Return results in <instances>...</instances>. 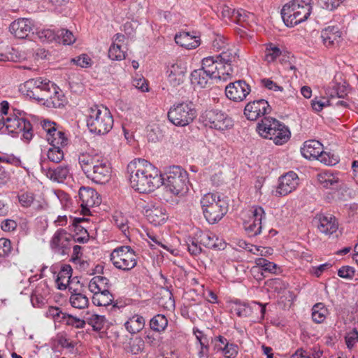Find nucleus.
Listing matches in <instances>:
<instances>
[{
  "instance_id": "13",
  "label": "nucleus",
  "mask_w": 358,
  "mask_h": 358,
  "mask_svg": "<svg viewBox=\"0 0 358 358\" xmlns=\"http://www.w3.org/2000/svg\"><path fill=\"white\" fill-rule=\"evenodd\" d=\"M79 203L81 207V213L87 215L90 208L94 206H99L101 200L95 189L89 187H81L78 192Z\"/></svg>"
},
{
  "instance_id": "8",
  "label": "nucleus",
  "mask_w": 358,
  "mask_h": 358,
  "mask_svg": "<svg viewBox=\"0 0 358 358\" xmlns=\"http://www.w3.org/2000/svg\"><path fill=\"white\" fill-rule=\"evenodd\" d=\"M50 87H52V82L38 78L27 80L20 85V90L24 95L43 103Z\"/></svg>"
},
{
  "instance_id": "59",
  "label": "nucleus",
  "mask_w": 358,
  "mask_h": 358,
  "mask_svg": "<svg viewBox=\"0 0 358 358\" xmlns=\"http://www.w3.org/2000/svg\"><path fill=\"white\" fill-rule=\"evenodd\" d=\"M71 62L81 68H88L92 65L91 58L86 54L73 58Z\"/></svg>"
},
{
  "instance_id": "63",
  "label": "nucleus",
  "mask_w": 358,
  "mask_h": 358,
  "mask_svg": "<svg viewBox=\"0 0 358 358\" xmlns=\"http://www.w3.org/2000/svg\"><path fill=\"white\" fill-rule=\"evenodd\" d=\"M18 200L23 207H29L34 202V195L32 192H22L18 195Z\"/></svg>"
},
{
  "instance_id": "64",
  "label": "nucleus",
  "mask_w": 358,
  "mask_h": 358,
  "mask_svg": "<svg viewBox=\"0 0 358 358\" xmlns=\"http://www.w3.org/2000/svg\"><path fill=\"white\" fill-rule=\"evenodd\" d=\"M316 159L328 166L334 165L338 162V159L334 158V155H331L329 152H324L322 150L321 154H320V156H318Z\"/></svg>"
},
{
  "instance_id": "14",
  "label": "nucleus",
  "mask_w": 358,
  "mask_h": 358,
  "mask_svg": "<svg viewBox=\"0 0 358 358\" xmlns=\"http://www.w3.org/2000/svg\"><path fill=\"white\" fill-rule=\"evenodd\" d=\"M201 68L203 69L204 72L209 75L213 80L218 79L226 81L229 79L223 72L224 66H222V62H219L216 57L210 56L203 58L201 60Z\"/></svg>"
},
{
  "instance_id": "53",
  "label": "nucleus",
  "mask_w": 358,
  "mask_h": 358,
  "mask_svg": "<svg viewBox=\"0 0 358 358\" xmlns=\"http://www.w3.org/2000/svg\"><path fill=\"white\" fill-rule=\"evenodd\" d=\"M87 322L92 326L94 331H99L103 328L106 323V318L103 315L92 314L87 317Z\"/></svg>"
},
{
  "instance_id": "26",
  "label": "nucleus",
  "mask_w": 358,
  "mask_h": 358,
  "mask_svg": "<svg viewBox=\"0 0 358 358\" xmlns=\"http://www.w3.org/2000/svg\"><path fill=\"white\" fill-rule=\"evenodd\" d=\"M71 241V234L63 229H59L52 238L50 245L53 249L62 250V252H65L69 248Z\"/></svg>"
},
{
  "instance_id": "52",
  "label": "nucleus",
  "mask_w": 358,
  "mask_h": 358,
  "mask_svg": "<svg viewBox=\"0 0 358 358\" xmlns=\"http://www.w3.org/2000/svg\"><path fill=\"white\" fill-rule=\"evenodd\" d=\"M60 322H63L66 325L71 326L76 329H83L86 324L85 320L68 313L62 315V320H60Z\"/></svg>"
},
{
  "instance_id": "36",
  "label": "nucleus",
  "mask_w": 358,
  "mask_h": 358,
  "mask_svg": "<svg viewBox=\"0 0 358 358\" xmlns=\"http://www.w3.org/2000/svg\"><path fill=\"white\" fill-rule=\"evenodd\" d=\"M258 306L260 308L262 318L264 317L266 313V305H263L260 302L252 301L250 305L241 304L235 308L236 313L239 317H248L252 314V310L255 306Z\"/></svg>"
},
{
  "instance_id": "61",
  "label": "nucleus",
  "mask_w": 358,
  "mask_h": 358,
  "mask_svg": "<svg viewBox=\"0 0 358 358\" xmlns=\"http://www.w3.org/2000/svg\"><path fill=\"white\" fill-rule=\"evenodd\" d=\"M64 45H71L73 43L76 38L71 31L67 29H61L60 33L57 34V36Z\"/></svg>"
},
{
  "instance_id": "47",
  "label": "nucleus",
  "mask_w": 358,
  "mask_h": 358,
  "mask_svg": "<svg viewBox=\"0 0 358 358\" xmlns=\"http://www.w3.org/2000/svg\"><path fill=\"white\" fill-rule=\"evenodd\" d=\"M114 224L123 233V234L128 237L129 236V225L127 218L122 215V213L116 212L113 215Z\"/></svg>"
},
{
  "instance_id": "29",
  "label": "nucleus",
  "mask_w": 358,
  "mask_h": 358,
  "mask_svg": "<svg viewBox=\"0 0 358 358\" xmlns=\"http://www.w3.org/2000/svg\"><path fill=\"white\" fill-rule=\"evenodd\" d=\"M322 150V144L315 140L306 141L301 148V153L306 159L312 160L316 159Z\"/></svg>"
},
{
  "instance_id": "11",
  "label": "nucleus",
  "mask_w": 358,
  "mask_h": 358,
  "mask_svg": "<svg viewBox=\"0 0 358 358\" xmlns=\"http://www.w3.org/2000/svg\"><path fill=\"white\" fill-rule=\"evenodd\" d=\"M250 213L248 219L243 222V228L248 236L255 237L262 232V222L265 218L266 213L259 206H252Z\"/></svg>"
},
{
  "instance_id": "6",
  "label": "nucleus",
  "mask_w": 358,
  "mask_h": 358,
  "mask_svg": "<svg viewBox=\"0 0 358 358\" xmlns=\"http://www.w3.org/2000/svg\"><path fill=\"white\" fill-rule=\"evenodd\" d=\"M201 205L206 221L211 224L218 222L228 210L227 203L217 193L206 194Z\"/></svg>"
},
{
  "instance_id": "37",
  "label": "nucleus",
  "mask_w": 358,
  "mask_h": 358,
  "mask_svg": "<svg viewBox=\"0 0 358 358\" xmlns=\"http://www.w3.org/2000/svg\"><path fill=\"white\" fill-rule=\"evenodd\" d=\"M92 303L97 306H107L110 305L114 296L108 290L92 292Z\"/></svg>"
},
{
  "instance_id": "46",
  "label": "nucleus",
  "mask_w": 358,
  "mask_h": 358,
  "mask_svg": "<svg viewBox=\"0 0 358 358\" xmlns=\"http://www.w3.org/2000/svg\"><path fill=\"white\" fill-rule=\"evenodd\" d=\"M236 10L232 6L227 5L225 2H220L216 8V13L218 17H222L223 20H229L231 22L234 19V14H235Z\"/></svg>"
},
{
  "instance_id": "54",
  "label": "nucleus",
  "mask_w": 358,
  "mask_h": 358,
  "mask_svg": "<svg viewBox=\"0 0 358 358\" xmlns=\"http://www.w3.org/2000/svg\"><path fill=\"white\" fill-rule=\"evenodd\" d=\"M266 284L270 289L277 293H281L288 287V284L279 278L270 279Z\"/></svg>"
},
{
  "instance_id": "22",
  "label": "nucleus",
  "mask_w": 358,
  "mask_h": 358,
  "mask_svg": "<svg viewBox=\"0 0 358 358\" xmlns=\"http://www.w3.org/2000/svg\"><path fill=\"white\" fill-rule=\"evenodd\" d=\"M33 29V23L29 19L19 18L9 26L10 32L18 38H27Z\"/></svg>"
},
{
  "instance_id": "42",
  "label": "nucleus",
  "mask_w": 358,
  "mask_h": 358,
  "mask_svg": "<svg viewBox=\"0 0 358 358\" xmlns=\"http://www.w3.org/2000/svg\"><path fill=\"white\" fill-rule=\"evenodd\" d=\"M255 15L245 10L240 9L236 10L234 14L233 22L240 24L243 27L250 26V22L254 20Z\"/></svg>"
},
{
  "instance_id": "43",
  "label": "nucleus",
  "mask_w": 358,
  "mask_h": 358,
  "mask_svg": "<svg viewBox=\"0 0 358 358\" xmlns=\"http://www.w3.org/2000/svg\"><path fill=\"white\" fill-rule=\"evenodd\" d=\"M145 347V342L141 336L131 338L125 347L127 352L137 355L141 353Z\"/></svg>"
},
{
  "instance_id": "58",
  "label": "nucleus",
  "mask_w": 358,
  "mask_h": 358,
  "mask_svg": "<svg viewBox=\"0 0 358 358\" xmlns=\"http://www.w3.org/2000/svg\"><path fill=\"white\" fill-rule=\"evenodd\" d=\"M345 341L347 348L352 350L358 341V331L354 328L352 331L348 332L345 336Z\"/></svg>"
},
{
  "instance_id": "57",
  "label": "nucleus",
  "mask_w": 358,
  "mask_h": 358,
  "mask_svg": "<svg viewBox=\"0 0 358 358\" xmlns=\"http://www.w3.org/2000/svg\"><path fill=\"white\" fill-rule=\"evenodd\" d=\"M73 263L76 264L78 266V269H80L81 271H86L87 273H89L90 275L99 273V270H102V267H101L100 266H96V269L90 273L88 271V268L90 267V262L88 261L83 259L82 258L76 259V261L73 262Z\"/></svg>"
},
{
  "instance_id": "5",
  "label": "nucleus",
  "mask_w": 358,
  "mask_h": 358,
  "mask_svg": "<svg viewBox=\"0 0 358 358\" xmlns=\"http://www.w3.org/2000/svg\"><path fill=\"white\" fill-rule=\"evenodd\" d=\"M258 134L265 138L273 140L275 145H282L288 141L291 136L289 128L280 121L264 117L257 126Z\"/></svg>"
},
{
  "instance_id": "35",
  "label": "nucleus",
  "mask_w": 358,
  "mask_h": 358,
  "mask_svg": "<svg viewBox=\"0 0 358 358\" xmlns=\"http://www.w3.org/2000/svg\"><path fill=\"white\" fill-rule=\"evenodd\" d=\"M145 324L144 317L140 315H134L124 323L126 329L131 334H135L142 330Z\"/></svg>"
},
{
  "instance_id": "60",
  "label": "nucleus",
  "mask_w": 358,
  "mask_h": 358,
  "mask_svg": "<svg viewBox=\"0 0 358 358\" xmlns=\"http://www.w3.org/2000/svg\"><path fill=\"white\" fill-rule=\"evenodd\" d=\"M187 245V250L192 255L197 256L202 252L201 245L196 238H190Z\"/></svg>"
},
{
  "instance_id": "24",
  "label": "nucleus",
  "mask_w": 358,
  "mask_h": 358,
  "mask_svg": "<svg viewBox=\"0 0 358 358\" xmlns=\"http://www.w3.org/2000/svg\"><path fill=\"white\" fill-rule=\"evenodd\" d=\"M186 72V66L182 63L176 62L171 64L166 71L169 83L173 87L180 85L184 82Z\"/></svg>"
},
{
  "instance_id": "20",
  "label": "nucleus",
  "mask_w": 358,
  "mask_h": 358,
  "mask_svg": "<svg viewBox=\"0 0 358 358\" xmlns=\"http://www.w3.org/2000/svg\"><path fill=\"white\" fill-rule=\"evenodd\" d=\"M41 169L48 178L58 182H64L70 176L69 167L67 165L53 168L47 166L45 162H41Z\"/></svg>"
},
{
  "instance_id": "31",
  "label": "nucleus",
  "mask_w": 358,
  "mask_h": 358,
  "mask_svg": "<svg viewBox=\"0 0 358 358\" xmlns=\"http://www.w3.org/2000/svg\"><path fill=\"white\" fill-rule=\"evenodd\" d=\"M101 159V157L97 155L83 152L80 153L78 156V163L85 175L87 176Z\"/></svg>"
},
{
  "instance_id": "18",
  "label": "nucleus",
  "mask_w": 358,
  "mask_h": 358,
  "mask_svg": "<svg viewBox=\"0 0 358 358\" xmlns=\"http://www.w3.org/2000/svg\"><path fill=\"white\" fill-rule=\"evenodd\" d=\"M349 85L341 74H336L334 80L325 89L326 94L331 99L334 98L344 99L348 94Z\"/></svg>"
},
{
  "instance_id": "44",
  "label": "nucleus",
  "mask_w": 358,
  "mask_h": 358,
  "mask_svg": "<svg viewBox=\"0 0 358 358\" xmlns=\"http://www.w3.org/2000/svg\"><path fill=\"white\" fill-rule=\"evenodd\" d=\"M329 313L328 309L323 303H317L312 308V319L317 324L323 322Z\"/></svg>"
},
{
  "instance_id": "30",
  "label": "nucleus",
  "mask_w": 358,
  "mask_h": 358,
  "mask_svg": "<svg viewBox=\"0 0 358 358\" xmlns=\"http://www.w3.org/2000/svg\"><path fill=\"white\" fill-rule=\"evenodd\" d=\"M301 2V0H293L285 4L281 9V17L287 27H293L295 26L294 16L297 10L296 4Z\"/></svg>"
},
{
  "instance_id": "41",
  "label": "nucleus",
  "mask_w": 358,
  "mask_h": 358,
  "mask_svg": "<svg viewBox=\"0 0 358 358\" xmlns=\"http://www.w3.org/2000/svg\"><path fill=\"white\" fill-rule=\"evenodd\" d=\"M51 148H56L62 150V148L68 144V138L65 134L62 131H57L52 133L47 137Z\"/></svg>"
},
{
  "instance_id": "10",
  "label": "nucleus",
  "mask_w": 358,
  "mask_h": 358,
  "mask_svg": "<svg viewBox=\"0 0 358 358\" xmlns=\"http://www.w3.org/2000/svg\"><path fill=\"white\" fill-rule=\"evenodd\" d=\"M202 118L206 126L217 130L224 131L234 125L232 119L218 110H206Z\"/></svg>"
},
{
  "instance_id": "9",
  "label": "nucleus",
  "mask_w": 358,
  "mask_h": 358,
  "mask_svg": "<svg viewBox=\"0 0 358 358\" xmlns=\"http://www.w3.org/2000/svg\"><path fill=\"white\" fill-rule=\"evenodd\" d=\"M110 261L118 269L129 271L137 264L135 252L130 246H121L113 250Z\"/></svg>"
},
{
  "instance_id": "25",
  "label": "nucleus",
  "mask_w": 358,
  "mask_h": 358,
  "mask_svg": "<svg viewBox=\"0 0 358 358\" xmlns=\"http://www.w3.org/2000/svg\"><path fill=\"white\" fill-rule=\"evenodd\" d=\"M200 245L206 248L221 250L226 247V243L222 238H220L210 231L201 232L199 236Z\"/></svg>"
},
{
  "instance_id": "21",
  "label": "nucleus",
  "mask_w": 358,
  "mask_h": 358,
  "mask_svg": "<svg viewBox=\"0 0 358 358\" xmlns=\"http://www.w3.org/2000/svg\"><path fill=\"white\" fill-rule=\"evenodd\" d=\"M219 62H222V66H224V73L230 79L234 73V66H237L238 62V55L236 50H227L216 56Z\"/></svg>"
},
{
  "instance_id": "50",
  "label": "nucleus",
  "mask_w": 358,
  "mask_h": 358,
  "mask_svg": "<svg viewBox=\"0 0 358 358\" xmlns=\"http://www.w3.org/2000/svg\"><path fill=\"white\" fill-rule=\"evenodd\" d=\"M255 263L256 266H253L252 269L261 268L262 271L265 272H268L271 273H276V270L278 268L277 264L264 258H257L255 261Z\"/></svg>"
},
{
  "instance_id": "62",
  "label": "nucleus",
  "mask_w": 358,
  "mask_h": 358,
  "mask_svg": "<svg viewBox=\"0 0 358 358\" xmlns=\"http://www.w3.org/2000/svg\"><path fill=\"white\" fill-rule=\"evenodd\" d=\"M11 251L12 245L10 241L5 238H0V257H7Z\"/></svg>"
},
{
  "instance_id": "55",
  "label": "nucleus",
  "mask_w": 358,
  "mask_h": 358,
  "mask_svg": "<svg viewBox=\"0 0 358 358\" xmlns=\"http://www.w3.org/2000/svg\"><path fill=\"white\" fill-rule=\"evenodd\" d=\"M37 35L41 42L50 43L55 41L57 36L55 32L50 29H43L37 31Z\"/></svg>"
},
{
  "instance_id": "45",
  "label": "nucleus",
  "mask_w": 358,
  "mask_h": 358,
  "mask_svg": "<svg viewBox=\"0 0 358 358\" xmlns=\"http://www.w3.org/2000/svg\"><path fill=\"white\" fill-rule=\"evenodd\" d=\"M109 280L103 276H94L89 283L91 292L108 290Z\"/></svg>"
},
{
  "instance_id": "40",
  "label": "nucleus",
  "mask_w": 358,
  "mask_h": 358,
  "mask_svg": "<svg viewBox=\"0 0 358 358\" xmlns=\"http://www.w3.org/2000/svg\"><path fill=\"white\" fill-rule=\"evenodd\" d=\"M190 79L192 84L201 88L206 87L209 80H213L201 68L194 70L191 73Z\"/></svg>"
},
{
  "instance_id": "15",
  "label": "nucleus",
  "mask_w": 358,
  "mask_h": 358,
  "mask_svg": "<svg viewBox=\"0 0 358 358\" xmlns=\"http://www.w3.org/2000/svg\"><path fill=\"white\" fill-rule=\"evenodd\" d=\"M271 107L265 99H258L250 101L245 107L244 115L251 121L257 120L259 117L270 113Z\"/></svg>"
},
{
  "instance_id": "2",
  "label": "nucleus",
  "mask_w": 358,
  "mask_h": 358,
  "mask_svg": "<svg viewBox=\"0 0 358 358\" xmlns=\"http://www.w3.org/2000/svg\"><path fill=\"white\" fill-rule=\"evenodd\" d=\"M31 115L24 110L13 108V115L5 117L0 113V131L17 135L22 133V140L29 142L34 137L33 125L31 122Z\"/></svg>"
},
{
  "instance_id": "3",
  "label": "nucleus",
  "mask_w": 358,
  "mask_h": 358,
  "mask_svg": "<svg viewBox=\"0 0 358 358\" xmlns=\"http://www.w3.org/2000/svg\"><path fill=\"white\" fill-rule=\"evenodd\" d=\"M86 121L89 131L97 135L108 134L113 128L114 123L109 109L98 105H94L88 109Z\"/></svg>"
},
{
  "instance_id": "34",
  "label": "nucleus",
  "mask_w": 358,
  "mask_h": 358,
  "mask_svg": "<svg viewBox=\"0 0 358 358\" xmlns=\"http://www.w3.org/2000/svg\"><path fill=\"white\" fill-rule=\"evenodd\" d=\"M72 275V268L69 264L64 265L59 272L55 282L57 288L60 290L66 289Z\"/></svg>"
},
{
  "instance_id": "39",
  "label": "nucleus",
  "mask_w": 358,
  "mask_h": 358,
  "mask_svg": "<svg viewBox=\"0 0 358 358\" xmlns=\"http://www.w3.org/2000/svg\"><path fill=\"white\" fill-rule=\"evenodd\" d=\"M318 181L325 188L336 189L339 179L331 172L324 171L318 174Z\"/></svg>"
},
{
  "instance_id": "48",
  "label": "nucleus",
  "mask_w": 358,
  "mask_h": 358,
  "mask_svg": "<svg viewBox=\"0 0 358 358\" xmlns=\"http://www.w3.org/2000/svg\"><path fill=\"white\" fill-rule=\"evenodd\" d=\"M70 303L73 308L83 309L88 306V298L82 293H72L70 297Z\"/></svg>"
},
{
  "instance_id": "4",
  "label": "nucleus",
  "mask_w": 358,
  "mask_h": 358,
  "mask_svg": "<svg viewBox=\"0 0 358 358\" xmlns=\"http://www.w3.org/2000/svg\"><path fill=\"white\" fill-rule=\"evenodd\" d=\"M188 184V173L180 166H170L162 174V185L173 195L179 196L185 194Z\"/></svg>"
},
{
  "instance_id": "19",
  "label": "nucleus",
  "mask_w": 358,
  "mask_h": 358,
  "mask_svg": "<svg viewBox=\"0 0 358 358\" xmlns=\"http://www.w3.org/2000/svg\"><path fill=\"white\" fill-rule=\"evenodd\" d=\"M314 222L317 223L318 230L325 235L335 233L338 228V222L332 215L317 214Z\"/></svg>"
},
{
  "instance_id": "7",
  "label": "nucleus",
  "mask_w": 358,
  "mask_h": 358,
  "mask_svg": "<svg viewBox=\"0 0 358 358\" xmlns=\"http://www.w3.org/2000/svg\"><path fill=\"white\" fill-rule=\"evenodd\" d=\"M169 120L176 127L190 124L197 116L194 104L186 101L175 103L167 113Z\"/></svg>"
},
{
  "instance_id": "27",
  "label": "nucleus",
  "mask_w": 358,
  "mask_h": 358,
  "mask_svg": "<svg viewBox=\"0 0 358 358\" xmlns=\"http://www.w3.org/2000/svg\"><path fill=\"white\" fill-rule=\"evenodd\" d=\"M148 222L155 226L164 224L168 219L166 209L162 206H152L145 210Z\"/></svg>"
},
{
  "instance_id": "56",
  "label": "nucleus",
  "mask_w": 358,
  "mask_h": 358,
  "mask_svg": "<svg viewBox=\"0 0 358 358\" xmlns=\"http://www.w3.org/2000/svg\"><path fill=\"white\" fill-rule=\"evenodd\" d=\"M47 156L50 162L59 163L64 158V152L62 149L50 147L48 150Z\"/></svg>"
},
{
  "instance_id": "1",
  "label": "nucleus",
  "mask_w": 358,
  "mask_h": 358,
  "mask_svg": "<svg viewBox=\"0 0 358 358\" xmlns=\"http://www.w3.org/2000/svg\"><path fill=\"white\" fill-rule=\"evenodd\" d=\"M131 187L140 193H149L162 185V173L144 159H135L127 165Z\"/></svg>"
},
{
  "instance_id": "38",
  "label": "nucleus",
  "mask_w": 358,
  "mask_h": 358,
  "mask_svg": "<svg viewBox=\"0 0 358 358\" xmlns=\"http://www.w3.org/2000/svg\"><path fill=\"white\" fill-rule=\"evenodd\" d=\"M168 323V319L164 315L157 314L150 320L149 325L153 331L161 334L165 331Z\"/></svg>"
},
{
  "instance_id": "28",
  "label": "nucleus",
  "mask_w": 358,
  "mask_h": 358,
  "mask_svg": "<svg viewBox=\"0 0 358 358\" xmlns=\"http://www.w3.org/2000/svg\"><path fill=\"white\" fill-rule=\"evenodd\" d=\"M175 42L187 50H192L197 48L200 45L199 37L194 34V32L181 31L175 36Z\"/></svg>"
},
{
  "instance_id": "49",
  "label": "nucleus",
  "mask_w": 358,
  "mask_h": 358,
  "mask_svg": "<svg viewBox=\"0 0 358 358\" xmlns=\"http://www.w3.org/2000/svg\"><path fill=\"white\" fill-rule=\"evenodd\" d=\"M108 57L112 60L121 61L126 57V48L112 43L108 50Z\"/></svg>"
},
{
  "instance_id": "23",
  "label": "nucleus",
  "mask_w": 358,
  "mask_h": 358,
  "mask_svg": "<svg viewBox=\"0 0 358 358\" xmlns=\"http://www.w3.org/2000/svg\"><path fill=\"white\" fill-rule=\"evenodd\" d=\"M64 102L62 91L52 83V87H50L43 104L48 108H59L64 106Z\"/></svg>"
},
{
  "instance_id": "51",
  "label": "nucleus",
  "mask_w": 358,
  "mask_h": 358,
  "mask_svg": "<svg viewBox=\"0 0 358 358\" xmlns=\"http://www.w3.org/2000/svg\"><path fill=\"white\" fill-rule=\"evenodd\" d=\"M280 49L273 43L267 44L264 51V60L268 63L274 62L280 55Z\"/></svg>"
},
{
  "instance_id": "33",
  "label": "nucleus",
  "mask_w": 358,
  "mask_h": 358,
  "mask_svg": "<svg viewBox=\"0 0 358 358\" xmlns=\"http://www.w3.org/2000/svg\"><path fill=\"white\" fill-rule=\"evenodd\" d=\"M341 36V33L338 26H328L321 32L322 43L326 47L334 45Z\"/></svg>"
},
{
  "instance_id": "16",
  "label": "nucleus",
  "mask_w": 358,
  "mask_h": 358,
  "mask_svg": "<svg viewBox=\"0 0 358 358\" xmlns=\"http://www.w3.org/2000/svg\"><path fill=\"white\" fill-rule=\"evenodd\" d=\"M110 164L106 159H101L86 177L95 183L105 184L110 180Z\"/></svg>"
},
{
  "instance_id": "12",
  "label": "nucleus",
  "mask_w": 358,
  "mask_h": 358,
  "mask_svg": "<svg viewBox=\"0 0 358 358\" xmlns=\"http://www.w3.org/2000/svg\"><path fill=\"white\" fill-rule=\"evenodd\" d=\"M250 92V86L243 80L230 83L225 87L227 97L234 102L243 101Z\"/></svg>"
},
{
  "instance_id": "32",
  "label": "nucleus",
  "mask_w": 358,
  "mask_h": 358,
  "mask_svg": "<svg viewBox=\"0 0 358 358\" xmlns=\"http://www.w3.org/2000/svg\"><path fill=\"white\" fill-rule=\"evenodd\" d=\"M311 1L312 0H301V2L296 4L297 10L294 16L295 25L305 21L310 16L312 10Z\"/></svg>"
},
{
  "instance_id": "17",
  "label": "nucleus",
  "mask_w": 358,
  "mask_h": 358,
  "mask_svg": "<svg viewBox=\"0 0 358 358\" xmlns=\"http://www.w3.org/2000/svg\"><path fill=\"white\" fill-rule=\"evenodd\" d=\"M299 185V177L294 171H289L280 176L275 190V196L287 195L294 191Z\"/></svg>"
}]
</instances>
